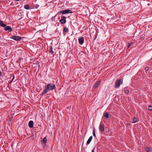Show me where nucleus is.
Wrapping results in <instances>:
<instances>
[{"instance_id": "nucleus-1", "label": "nucleus", "mask_w": 152, "mask_h": 152, "mask_svg": "<svg viewBox=\"0 0 152 152\" xmlns=\"http://www.w3.org/2000/svg\"><path fill=\"white\" fill-rule=\"evenodd\" d=\"M46 87L49 91L53 90L55 89L56 88L55 85L53 84H48L47 85Z\"/></svg>"}, {"instance_id": "nucleus-20", "label": "nucleus", "mask_w": 152, "mask_h": 152, "mask_svg": "<svg viewBox=\"0 0 152 152\" xmlns=\"http://www.w3.org/2000/svg\"><path fill=\"white\" fill-rule=\"evenodd\" d=\"M151 148L150 147H147L145 149V150L147 152H149L151 151Z\"/></svg>"}, {"instance_id": "nucleus-19", "label": "nucleus", "mask_w": 152, "mask_h": 152, "mask_svg": "<svg viewBox=\"0 0 152 152\" xmlns=\"http://www.w3.org/2000/svg\"><path fill=\"white\" fill-rule=\"evenodd\" d=\"M47 139L46 137H45L42 140V142H43L44 144L46 143L47 141Z\"/></svg>"}, {"instance_id": "nucleus-23", "label": "nucleus", "mask_w": 152, "mask_h": 152, "mask_svg": "<svg viewBox=\"0 0 152 152\" xmlns=\"http://www.w3.org/2000/svg\"><path fill=\"white\" fill-rule=\"evenodd\" d=\"M124 93L126 94H127L129 93V91L127 89H125L124 90Z\"/></svg>"}, {"instance_id": "nucleus-25", "label": "nucleus", "mask_w": 152, "mask_h": 152, "mask_svg": "<svg viewBox=\"0 0 152 152\" xmlns=\"http://www.w3.org/2000/svg\"><path fill=\"white\" fill-rule=\"evenodd\" d=\"M14 78H15V76L14 75L13 76V78L12 79V81L14 80Z\"/></svg>"}, {"instance_id": "nucleus-30", "label": "nucleus", "mask_w": 152, "mask_h": 152, "mask_svg": "<svg viewBox=\"0 0 152 152\" xmlns=\"http://www.w3.org/2000/svg\"><path fill=\"white\" fill-rule=\"evenodd\" d=\"M151 40H152V38H151Z\"/></svg>"}, {"instance_id": "nucleus-15", "label": "nucleus", "mask_w": 152, "mask_h": 152, "mask_svg": "<svg viewBox=\"0 0 152 152\" xmlns=\"http://www.w3.org/2000/svg\"><path fill=\"white\" fill-rule=\"evenodd\" d=\"M104 115L106 119H108L109 118V115L107 113H105Z\"/></svg>"}, {"instance_id": "nucleus-29", "label": "nucleus", "mask_w": 152, "mask_h": 152, "mask_svg": "<svg viewBox=\"0 0 152 152\" xmlns=\"http://www.w3.org/2000/svg\"><path fill=\"white\" fill-rule=\"evenodd\" d=\"M96 37H95V38H94V40L95 39H96Z\"/></svg>"}, {"instance_id": "nucleus-6", "label": "nucleus", "mask_w": 152, "mask_h": 152, "mask_svg": "<svg viewBox=\"0 0 152 152\" xmlns=\"http://www.w3.org/2000/svg\"><path fill=\"white\" fill-rule=\"evenodd\" d=\"M79 42L80 44L82 45L84 42V38L83 37H81L78 39Z\"/></svg>"}, {"instance_id": "nucleus-24", "label": "nucleus", "mask_w": 152, "mask_h": 152, "mask_svg": "<svg viewBox=\"0 0 152 152\" xmlns=\"http://www.w3.org/2000/svg\"><path fill=\"white\" fill-rule=\"evenodd\" d=\"M149 68L148 67H146L145 68V69L146 71H148L149 70Z\"/></svg>"}, {"instance_id": "nucleus-10", "label": "nucleus", "mask_w": 152, "mask_h": 152, "mask_svg": "<svg viewBox=\"0 0 152 152\" xmlns=\"http://www.w3.org/2000/svg\"><path fill=\"white\" fill-rule=\"evenodd\" d=\"M49 52L51 54H52L53 56H54V55L53 54V51L52 50V46H51L50 47Z\"/></svg>"}, {"instance_id": "nucleus-17", "label": "nucleus", "mask_w": 152, "mask_h": 152, "mask_svg": "<svg viewBox=\"0 0 152 152\" xmlns=\"http://www.w3.org/2000/svg\"><path fill=\"white\" fill-rule=\"evenodd\" d=\"M48 89L46 87L45 89L44 90L42 94V95L45 94L48 92Z\"/></svg>"}, {"instance_id": "nucleus-8", "label": "nucleus", "mask_w": 152, "mask_h": 152, "mask_svg": "<svg viewBox=\"0 0 152 152\" xmlns=\"http://www.w3.org/2000/svg\"><path fill=\"white\" fill-rule=\"evenodd\" d=\"M33 121H29L28 123V126L31 128H32L33 126Z\"/></svg>"}, {"instance_id": "nucleus-9", "label": "nucleus", "mask_w": 152, "mask_h": 152, "mask_svg": "<svg viewBox=\"0 0 152 152\" xmlns=\"http://www.w3.org/2000/svg\"><path fill=\"white\" fill-rule=\"evenodd\" d=\"M92 139V136H91L89 138L88 140L87 141L86 145H88L91 142V141Z\"/></svg>"}, {"instance_id": "nucleus-12", "label": "nucleus", "mask_w": 152, "mask_h": 152, "mask_svg": "<svg viewBox=\"0 0 152 152\" xmlns=\"http://www.w3.org/2000/svg\"><path fill=\"white\" fill-rule=\"evenodd\" d=\"M99 129L101 131L103 132L104 130V127L103 125H100Z\"/></svg>"}, {"instance_id": "nucleus-14", "label": "nucleus", "mask_w": 152, "mask_h": 152, "mask_svg": "<svg viewBox=\"0 0 152 152\" xmlns=\"http://www.w3.org/2000/svg\"><path fill=\"white\" fill-rule=\"evenodd\" d=\"M138 119L137 118L135 117L133 118L132 123H136L137 122Z\"/></svg>"}, {"instance_id": "nucleus-11", "label": "nucleus", "mask_w": 152, "mask_h": 152, "mask_svg": "<svg viewBox=\"0 0 152 152\" xmlns=\"http://www.w3.org/2000/svg\"><path fill=\"white\" fill-rule=\"evenodd\" d=\"M0 25L2 27H5L6 26V25L3 23L2 21H0Z\"/></svg>"}, {"instance_id": "nucleus-22", "label": "nucleus", "mask_w": 152, "mask_h": 152, "mask_svg": "<svg viewBox=\"0 0 152 152\" xmlns=\"http://www.w3.org/2000/svg\"><path fill=\"white\" fill-rule=\"evenodd\" d=\"M148 109L149 110H152V106L151 105H149L148 106Z\"/></svg>"}, {"instance_id": "nucleus-16", "label": "nucleus", "mask_w": 152, "mask_h": 152, "mask_svg": "<svg viewBox=\"0 0 152 152\" xmlns=\"http://www.w3.org/2000/svg\"><path fill=\"white\" fill-rule=\"evenodd\" d=\"M30 8V7L28 4H26L24 6V8L26 10H29Z\"/></svg>"}, {"instance_id": "nucleus-2", "label": "nucleus", "mask_w": 152, "mask_h": 152, "mask_svg": "<svg viewBox=\"0 0 152 152\" xmlns=\"http://www.w3.org/2000/svg\"><path fill=\"white\" fill-rule=\"evenodd\" d=\"M123 83V80H116L115 83V88H118L121 84H122Z\"/></svg>"}, {"instance_id": "nucleus-13", "label": "nucleus", "mask_w": 152, "mask_h": 152, "mask_svg": "<svg viewBox=\"0 0 152 152\" xmlns=\"http://www.w3.org/2000/svg\"><path fill=\"white\" fill-rule=\"evenodd\" d=\"M100 81H98L97 82H96L95 84H94V87L95 88L97 87L100 84Z\"/></svg>"}, {"instance_id": "nucleus-4", "label": "nucleus", "mask_w": 152, "mask_h": 152, "mask_svg": "<svg viewBox=\"0 0 152 152\" xmlns=\"http://www.w3.org/2000/svg\"><path fill=\"white\" fill-rule=\"evenodd\" d=\"M66 16L62 15L61 16V19L59 21L60 23L62 24L65 23L66 22Z\"/></svg>"}, {"instance_id": "nucleus-7", "label": "nucleus", "mask_w": 152, "mask_h": 152, "mask_svg": "<svg viewBox=\"0 0 152 152\" xmlns=\"http://www.w3.org/2000/svg\"><path fill=\"white\" fill-rule=\"evenodd\" d=\"M4 29L5 31H8L9 32H11L12 31V29L11 27L9 26H6L4 28Z\"/></svg>"}, {"instance_id": "nucleus-28", "label": "nucleus", "mask_w": 152, "mask_h": 152, "mask_svg": "<svg viewBox=\"0 0 152 152\" xmlns=\"http://www.w3.org/2000/svg\"><path fill=\"white\" fill-rule=\"evenodd\" d=\"M92 152H94V149H93V150H92Z\"/></svg>"}, {"instance_id": "nucleus-3", "label": "nucleus", "mask_w": 152, "mask_h": 152, "mask_svg": "<svg viewBox=\"0 0 152 152\" xmlns=\"http://www.w3.org/2000/svg\"><path fill=\"white\" fill-rule=\"evenodd\" d=\"M72 12L71 10L69 9L65 10H63L61 11L59 13H62V14H68L69 13H71Z\"/></svg>"}, {"instance_id": "nucleus-18", "label": "nucleus", "mask_w": 152, "mask_h": 152, "mask_svg": "<svg viewBox=\"0 0 152 152\" xmlns=\"http://www.w3.org/2000/svg\"><path fill=\"white\" fill-rule=\"evenodd\" d=\"M63 31L64 32H68L69 31V29L65 27L64 28Z\"/></svg>"}, {"instance_id": "nucleus-26", "label": "nucleus", "mask_w": 152, "mask_h": 152, "mask_svg": "<svg viewBox=\"0 0 152 152\" xmlns=\"http://www.w3.org/2000/svg\"><path fill=\"white\" fill-rule=\"evenodd\" d=\"M131 45V44H129V45H128V48H129L130 46Z\"/></svg>"}, {"instance_id": "nucleus-21", "label": "nucleus", "mask_w": 152, "mask_h": 152, "mask_svg": "<svg viewBox=\"0 0 152 152\" xmlns=\"http://www.w3.org/2000/svg\"><path fill=\"white\" fill-rule=\"evenodd\" d=\"M93 135L94 136V137H96L95 129L94 128L93 129Z\"/></svg>"}, {"instance_id": "nucleus-27", "label": "nucleus", "mask_w": 152, "mask_h": 152, "mask_svg": "<svg viewBox=\"0 0 152 152\" xmlns=\"http://www.w3.org/2000/svg\"><path fill=\"white\" fill-rule=\"evenodd\" d=\"M37 64H39V62H38V61H37Z\"/></svg>"}, {"instance_id": "nucleus-5", "label": "nucleus", "mask_w": 152, "mask_h": 152, "mask_svg": "<svg viewBox=\"0 0 152 152\" xmlns=\"http://www.w3.org/2000/svg\"><path fill=\"white\" fill-rule=\"evenodd\" d=\"M11 39H12L16 41H18L21 39L22 37L19 36H13L10 37Z\"/></svg>"}]
</instances>
